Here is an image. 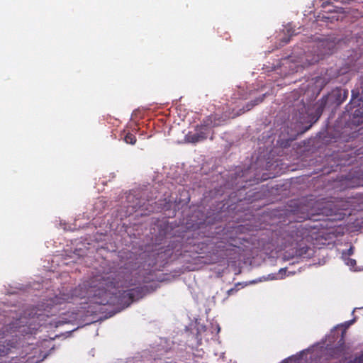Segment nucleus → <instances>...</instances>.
I'll use <instances>...</instances> for the list:
<instances>
[{
	"instance_id": "nucleus-1",
	"label": "nucleus",
	"mask_w": 363,
	"mask_h": 363,
	"mask_svg": "<svg viewBox=\"0 0 363 363\" xmlns=\"http://www.w3.org/2000/svg\"><path fill=\"white\" fill-rule=\"evenodd\" d=\"M117 282L113 274H96L79 284L72 291L71 296H55L48 300L28 313L29 318H21L15 325L16 331L21 334L9 336L0 330V363H38L43 360L41 350L35 345L33 334L45 324L46 319L59 311L58 305L71 302L74 297L86 298L91 303L99 305L117 302L123 307L129 306L143 296L142 287L116 291Z\"/></svg>"
},
{
	"instance_id": "nucleus-2",
	"label": "nucleus",
	"mask_w": 363,
	"mask_h": 363,
	"mask_svg": "<svg viewBox=\"0 0 363 363\" xmlns=\"http://www.w3.org/2000/svg\"><path fill=\"white\" fill-rule=\"evenodd\" d=\"M338 201H329L325 199L313 201L309 200L302 206L306 211L302 212L301 216L303 219L315 221L323 220L324 217L337 216L340 210L343 209Z\"/></svg>"
},
{
	"instance_id": "nucleus-3",
	"label": "nucleus",
	"mask_w": 363,
	"mask_h": 363,
	"mask_svg": "<svg viewBox=\"0 0 363 363\" xmlns=\"http://www.w3.org/2000/svg\"><path fill=\"white\" fill-rule=\"evenodd\" d=\"M231 245L223 241L218 240L213 242H203L198 245L199 253L203 254L201 257V262L205 264H213L220 262L230 256Z\"/></svg>"
},
{
	"instance_id": "nucleus-4",
	"label": "nucleus",
	"mask_w": 363,
	"mask_h": 363,
	"mask_svg": "<svg viewBox=\"0 0 363 363\" xmlns=\"http://www.w3.org/2000/svg\"><path fill=\"white\" fill-rule=\"evenodd\" d=\"M347 111L351 112L352 123L355 125L363 123V96L359 98V92L352 91V99L347 106Z\"/></svg>"
},
{
	"instance_id": "nucleus-5",
	"label": "nucleus",
	"mask_w": 363,
	"mask_h": 363,
	"mask_svg": "<svg viewBox=\"0 0 363 363\" xmlns=\"http://www.w3.org/2000/svg\"><path fill=\"white\" fill-rule=\"evenodd\" d=\"M218 125L219 123L216 121V116L213 115L209 116L203 120V124L197 126L196 133L187 135L188 141L196 143L206 140L209 134L210 128Z\"/></svg>"
},
{
	"instance_id": "nucleus-6",
	"label": "nucleus",
	"mask_w": 363,
	"mask_h": 363,
	"mask_svg": "<svg viewBox=\"0 0 363 363\" xmlns=\"http://www.w3.org/2000/svg\"><path fill=\"white\" fill-rule=\"evenodd\" d=\"M303 228L301 225H300L299 227L294 228L291 230L284 233L283 237L284 242H283V245L285 247H301V242L303 241Z\"/></svg>"
},
{
	"instance_id": "nucleus-7",
	"label": "nucleus",
	"mask_w": 363,
	"mask_h": 363,
	"mask_svg": "<svg viewBox=\"0 0 363 363\" xmlns=\"http://www.w3.org/2000/svg\"><path fill=\"white\" fill-rule=\"evenodd\" d=\"M333 94L335 97L337 104H340L346 100L348 95V91L340 89L333 91Z\"/></svg>"
},
{
	"instance_id": "nucleus-8",
	"label": "nucleus",
	"mask_w": 363,
	"mask_h": 363,
	"mask_svg": "<svg viewBox=\"0 0 363 363\" xmlns=\"http://www.w3.org/2000/svg\"><path fill=\"white\" fill-rule=\"evenodd\" d=\"M264 98H265V94H262L261 96L256 98L253 101H251L250 103H248L246 105L247 111H250L255 106L258 105L259 104L262 103L264 101Z\"/></svg>"
},
{
	"instance_id": "nucleus-9",
	"label": "nucleus",
	"mask_w": 363,
	"mask_h": 363,
	"mask_svg": "<svg viewBox=\"0 0 363 363\" xmlns=\"http://www.w3.org/2000/svg\"><path fill=\"white\" fill-rule=\"evenodd\" d=\"M124 140L128 144L135 145L137 141V139L133 134L128 133L125 135Z\"/></svg>"
},
{
	"instance_id": "nucleus-10",
	"label": "nucleus",
	"mask_w": 363,
	"mask_h": 363,
	"mask_svg": "<svg viewBox=\"0 0 363 363\" xmlns=\"http://www.w3.org/2000/svg\"><path fill=\"white\" fill-rule=\"evenodd\" d=\"M354 247L351 246L348 250L343 251L342 253V259H345V257H350L353 255Z\"/></svg>"
},
{
	"instance_id": "nucleus-11",
	"label": "nucleus",
	"mask_w": 363,
	"mask_h": 363,
	"mask_svg": "<svg viewBox=\"0 0 363 363\" xmlns=\"http://www.w3.org/2000/svg\"><path fill=\"white\" fill-rule=\"evenodd\" d=\"M345 264L348 265L349 267L353 268L356 266V260L352 258H350V257H345V259H343Z\"/></svg>"
},
{
	"instance_id": "nucleus-12",
	"label": "nucleus",
	"mask_w": 363,
	"mask_h": 363,
	"mask_svg": "<svg viewBox=\"0 0 363 363\" xmlns=\"http://www.w3.org/2000/svg\"><path fill=\"white\" fill-rule=\"evenodd\" d=\"M305 204H306V203H301V204L300 205V206H298V209L297 210V213H297V214H298V213H300V214H301L299 216H298V218L301 219V220H299V222H301V220H305V219H303V218H301V216H302V212H303V211H306V209L302 208V206H304Z\"/></svg>"
},
{
	"instance_id": "nucleus-13",
	"label": "nucleus",
	"mask_w": 363,
	"mask_h": 363,
	"mask_svg": "<svg viewBox=\"0 0 363 363\" xmlns=\"http://www.w3.org/2000/svg\"><path fill=\"white\" fill-rule=\"evenodd\" d=\"M350 363H363V353L354 359Z\"/></svg>"
},
{
	"instance_id": "nucleus-14",
	"label": "nucleus",
	"mask_w": 363,
	"mask_h": 363,
	"mask_svg": "<svg viewBox=\"0 0 363 363\" xmlns=\"http://www.w3.org/2000/svg\"><path fill=\"white\" fill-rule=\"evenodd\" d=\"M320 45L321 46H328L329 51L330 50V46L331 45L333 47V44L330 43H328L327 41H323V42L320 43Z\"/></svg>"
},
{
	"instance_id": "nucleus-15",
	"label": "nucleus",
	"mask_w": 363,
	"mask_h": 363,
	"mask_svg": "<svg viewBox=\"0 0 363 363\" xmlns=\"http://www.w3.org/2000/svg\"><path fill=\"white\" fill-rule=\"evenodd\" d=\"M281 41H282L283 43L281 45H286V44H287L290 41V38L289 37L284 38L281 40Z\"/></svg>"
},
{
	"instance_id": "nucleus-16",
	"label": "nucleus",
	"mask_w": 363,
	"mask_h": 363,
	"mask_svg": "<svg viewBox=\"0 0 363 363\" xmlns=\"http://www.w3.org/2000/svg\"><path fill=\"white\" fill-rule=\"evenodd\" d=\"M234 291H236V290L235 289H230L228 291V295H230L232 294Z\"/></svg>"
},
{
	"instance_id": "nucleus-17",
	"label": "nucleus",
	"mask_w": 363,
	"mask_h": 363,
	"mask_svg": "<svg viewBox=\"0 0 363 363\" xmlns=\"http://www.w3.org/2000/svg\"><path fill=\"white\" fill-rule=\"evenodd\" d=\"M319 55H320L318 54L317 57L313 59V62H317V61L319 60V59H320V56Z\"/></svg>"
},
{
	"instance_id": "nucleus-18",
	"label": "nucleus",
	"mask_w": 363,
	"mask_h": 363,
	"mask_svg": "<svg viewBox=\"0 0 363 363\" xmlns=\"http://www.w3.org/2000/svg\"><path fill=\"white\" fill-rule=\"evenodd\" d=\"M354 320H350V321L347 322V326H349L350 325H351L352 323H354Z\"/></svg>"
},
{
	"instance_id": "nucleus-19",
	"label": "nucleus",
	"mask_w": 363,
	"mask_h": 363,
	"mask_svg": "<svg viewBox=\"0 0 363 363\" xmlns=\"http://www.w3.org/2000/svg\"><path fill=\"white\" fill-rule=\"evenodd\" d=\"M329 53V51H321L320 55H325Z\"/></svg>"
},
{
	"instance_id": "nucleus-20",
	"label": "nucleus",
	"mask_w": 363,
	"mask_h": 363,
	"mask_svg": "<svg viewBox=\"0 0 363 363\" xmlns=\"http://www.w3.org/2000/svg\"><path fill=\"white\" fill-rule=\"evenodd\" d=\"M294 34L292 33H290V36H292L294 35Z\"/></svg>"
}]
</instances>
